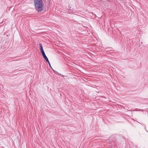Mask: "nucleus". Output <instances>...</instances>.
<instances>
[{
	"label": "nucleus",
	"instance_id": "1",
	"mask_svg": "<svg viewBox=\"0 0 148 148\" xmlns=\"http://www.w3.org/2000/svg\"><path fill=\"white\" fill-rule=\"evenodd\" d=\"M35 8L38 12H41L43 10V4L42 0H34Z\"/></svg>",
	"mask_w": 148,
	"mask_h": 148
},
{
	"label": "nucleus",
	"instance_id": "2",
	"mask_svg": "<svg viewBox=\"0 0 148 148\" xmlns=\"http://www.w3.org/2000/svg\"><path fill=\"white\" fill-rule=\"evenodd\" d=\"M43 57L45 60L46 61L48 62L50 67L52 68L50 63L48 60V58H47L46 55L43 56Z\"/></svg>",
	"mask_w": 148,
	"mask_h": 148
},
{
	"label": "nucleus",
	"instance_id": "3",
	"mask_svg": "<svg viewBox=\"0 0 148 148\" xmlns=\"http://www.w3.org/2000/svg\"><path fill=\"white\" fill-rule=\"evenodd\" d=\"M40 51L43 57L46 55L43 49L41 50Z\"/></svg>",
	"mask_w": 148,
	"mask_h": 148
},
{
	"label": "nucleus",
	"instance_id": "4",
	"mask_svg": "<svg viewBox=\"0 0 148 148\" xmlns=\"http://www.w3.org/2000/svg\"><path fill=\"white\" fill-rule=\"evenodd\" d=\"M39 46L40 47V50L43 49L42 45V44H41L40 43L39 44Z\"/></svg>",
	"mask_w": 148,
	"mask_h": 148
},
{
	"label": "nucleus",
	"instance_id": "5",
	"mask_svg": "<svg viewBox=\"0 0 148 148\" xmlns=\"http://www.w3.org/2000/svg\"><path fill=\"white\" fill-rule=\"evenodd\" d=\"M143 109H140L139 110H138V111H143Z\"/></svg>",
	"mask_w": 148,
	"mask_h": 148
},
{
	"label": "nucleus",
	"instance_id": "6",
	"mask_svg": "<svg viewBox=\"0 0 148 148\" xmlns=\"http://www.w3.org/2000/svg\"><path fill=\"white\" fill-rule=\"evenodd\" d=\"M60 76H62V75L61 74H60Z\"/></svg>",
	"mask_w": 148,
	"mask_h": 148
}]
</instances>
